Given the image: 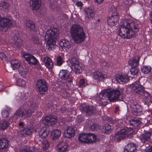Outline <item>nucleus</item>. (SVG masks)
Wrapping results in <instances>:
<instances>
[{"label":"nucleus","mask_w":152,"mask_h":152,"mask_svg":"<svg viewBox=\"0 0 152 152\" xmlns=\"http://www.w3.org/2000/svg\"><path fill=\"white\" fill-rule=\"evenodd\" d=\"M140 28V26L136 23L130 20L125 21L117 32L122 38L131 39L136 36L137 33Z\"/></svg>","instance_id":"nucleus-1"},{"label":"nucleus","mask_w":152,"mask_h":152,"mask_svg":"<svg viewBox=\"0 0 152 152\" xmlns=\"http://www.w3.org/2000/svg\"><path fill=\"white\" fill-rule=\"evenodd\" d=\"M107 99L112 102L122 101L123 100V97L119 90L106 89L100 93L99 97L97 99L99 105L105 106L107 105Z\"/></svg>","instance_id":"nucleus-2"},{"label":"nucleus","mask_w":152,"mask_h":152,"mask_svg":"<svg viewBox=\"0 0 152 152\" xmlns=\"http://www.w3.org/2000/svg\"><path fill=\"white\" fill-rule=\"evenodd\" d=\"M37 105L35 101L33 99L31 100L29 102L26 104L21 106L15 112L13 117L18 118L20 117H26L30 116L32 113L34 112L37 107Z\"/></svg>","instance_id":"nucleus-3"},{"label":"nucleus","mask_w":152,"mask_h":152,"mask_svg":"<svg viewBox=\"0 0 152 152\" xmlns=\"http://www.w3.org/2000/svg\"><path fill=\"white\" fill-rule=\"evenodd\" d=\"M58 32L56 28H50L46 32L45 36V40L48 42L46 47L49 50H52L56 47L55 39L58 38Z\"/></svg>","instance_id":"nucleus-4"},{"label":"nucleus","mask_w":152,"mask_h":152,"mask_svg":"<svg viewBox=\"0 0 152 152\" xmlns=\"http://www.w3.org/2000/svg\"><path fill=\"white\" fill-rule=\"evenodd\" d=\"M70 33L72 39L76 43L82 42L85 38L83 28L78 25H73L71 28Z\"/></svg>","instance_id":"nucleus-5"},{"label":"nucleus","mask_w":152,"mask_h":152,"mask_svg":"<svg viewBox=\"0 0 152 152\" xmlns=\"http://www.w3.org/2000/svg\"><path fill=\"white\" fill-rule=\"evenodd\" d=\"M130 91L132 93L139 96L144 100L151 95L145 91L143 87L138 82L133 83L129 87Z\"/></svg>","instance_id":"nucleus-6"},{"label":"nucleus","mask_w":152,"mask_h":152,"mask_svg":"<svg viewBox=\"0 0 152 152\" xmlns=\"http://www.w3.org/2000/svg\"><path fill=\"white\" fill-rule=\"evenodd\" d=\"M133 130L131 128H126L118 131L115 134L114 140L119 142L124 137H128L132 133Z\"/></svg>","instance_id":"nucleus-7"},{"label":"nucleus","mask_w":152,"mask_h":152,"mask_svg":"<svg viewBox=\"0 0 152 152\" xmlns=\"http://www.w3.org/2000/svg\"><path fill=\"white\" fill-rule=\"evenodd\" d=\"M36 86L37 89L41 94H45L48 91V84L45 80H38Z\"/></svg>","instance_id":"nucleus-8"},{"label":"nucleus","mask_w":152,"mask_h":152,"mask_svg":"<svg viewBox=\"0 0 152 152\" xmlns=\"http://www.w3.org/2000/svg\"><path fill=\"white\" fill-rule=\"evenodd\" d=\"M12 24V22L10 19L0 17V30L6 31Z\"/></svg>","instance_id":"nucleus-9"},{"label":"nucleus","mask_w":152,"mask_h":152,"mask_svg":"<svg viewBox=\"0 0 152 152\" xmlns=\"http://www.w3.org/2000/svg\"><path fill=\"white\" fill-rule=\"evenodd\" d=\"M23 56L28 64L31 65H36L39 62L35 57L30 53H25L23 54Z\"/></svg>","instance_id":"nucleus-10"},{"label":"nucleus","mask_w":152,"mask_h":152,"mask_svg":"<svg viewBox=\"0 0 152 152\" xmlns=\"http://www.w3.org/2000/svg\"><path fill=\"white\" fill-rule=\"evenodd\" d=\"M56 117V116L49 115L47 116L42 119L43 124L48 126H53L55 125L57 121Z\"/></svg>","instance_id":"nucleus-11"},{"label":"nucleus","mask_w":152,"mask_h":152,"mask_svg":"<svg viewBox=\"0 0 152 152\" xmlns=\"http://www.w3.org/2000/svg\"><path fill=\"white\" fill-rule=\"evenodd\" d=\"M59 78L66 80L68 83H71L72 81V77L70 76L69 72L67 70H61L58 75Z\"/></svg>","instance_id":"nucleus-12"},{"label":"nucleus","mask_w":152,"mask_h":152,"mask_svg":"<svg viewBox=\"0 0 152 152\" xmlns=\"http://www.w3.org/2000/svg\"><path fill=\"white\" fill-rule=\"evenodd\" d=\"M151 134V132L145 130L144 133L140 136V140L142 143L145 145L146 147H147L148 145V143L150 140Z\"/></svg>","instance_id":"nucleus-13"},{"label":"nucleus","mask_w":152,"mask_h":152,"mask_svg":"<svg viewBox=\"0 0 152 152\" xmlns=\"http://www.w3.org/2000/svg\"><path fill=\"white\" fill-rule=\"evenodd\" d=\"M69 61L72 66V68H73L76 74L79 73L81 72L82 67L79 65V61L75 58H71Z\"/></svg>","instance_id":"nucleus-14"},{"label":"nucleus","mask_w":152,"mask_h":152,"mask_svg":"<svg viewBox=\"0 0 152 152\" xmlns=\"http://www.w3.org/2000/svg\"><path fill=\"white\" fill-rule=\"evenodd\" d=\"M58 152H67L68 151V144L65 141H61L57 144Z\"/></svg>","instance_id":"nucleus-15"},{"label":"nucleus","mask_w":152,"mask_h":152,"mask_svg":"<svg viewBox=\"0 0 152 152\" xmlns=\"http://www.w3.org/2000/svg\"><path fill=\"white\" fill-rule=\"evenodd\" d=\"M9 144L8 140L2 138L0 139V152H7Z\"/></svg>","instance_id":"nucleus-16"},{"label":"nucleus","mask_w":152,"mask_h":152,"mask_svg":"<svg viewBox=\"0 0 152 152\" xmlns=\"http://www.w3.org/2000/svg\"><path fill=\"white\" fill-rule=\"evenodd\" d=\"M82 110L89 115L95 114L98 112L97 109L93 106H85L83 107Z\"/></svg>","instance_id":"nucleus-17"},{"label":"nucleus","mask_w":152,"mask_h":152,"mask_svg":"<svg viewBox=\"0 0 152 152\" xmlns=\"http://www.w3.org/2000/svg\"><path fill=\"white\" fill-rule=\"evenodd\" d=\"M84 12L86 13V16L89 19H92L94 17L95 13L94 8L90 7L86 8L84 10Z\"/></svg>","instance_id":"nucleus-18"},{"label":"nucleus","mask_w":152,"mask_h":152,"mask_svg":"<svg viewBox=\"0 0 152 152\" xmlns=\"http://www.w3.org/2000/svg\"><path fill=\"white\" fill-rule=\"evenodd\" d=\"M140 58V56H135L129 61V65L132 67H137L139 65Z\"/></svg>","instance_id":"nucleus-19"},{"label":"nucleus","mask_w":152,"mask_h":152,"mask_svg":"<svg viewBox=\"0 0 152 152\" xmlns=\"http://www.w3.org/2000/svg\"><path fill=\"white\" fill-rule=\"evenodd\" d=\"M59 45L64 51L67 50L71 46L70 42L69 41L65 39L61 40L59 43Z\"/></svg>","instance_id":"nucleus-20"},{"label":"nucleus","mask_w":152,"mask_h":152,"mask_svg":"<svg viewBox=\"0 0 152 152\" xmlns=\"http://www.w3.org/2000/svg\"><path fill=\"white\" fill-rule=\"evenodd\" d=\"M75 129L72 127H68L64 132V136L68 138L73 137L75 135Z\"/></svg>","instance_id":"nucleus-21"},{"label":"nucleus","mask_w":152,"mask_h":152,"mask_svg":"<svg viewBox=\"0 0 152 152\" xmlns=\"http://www.w3.org/2000/svg\"><path fill=\"white\" fill-rule=\"evenodd\" d=\"M92 76L94 79L98 82L104 81V77L102 73L97 71L94 72L92 74Z\"/></svg>","instance_id":"nucleus-22"},{"label":"nucleus","mask_w":152,"mask_h":152,"mask_svg":"<svg viewBox=\"0 0 152 152\" xmlns=\"http://www.w3.org/2000/svg\"><path fill=\"white\" fill-rule=\"evenodd\" d=\"M131 112L134 115L139 116L142 113V107L138 104L131 108Z\"/></svg>","instance_id":"nucleus-23"},{"label":"nucleus","mask_w":152,"mask_h":152,"mask_svg":"<svg viewBox=\"0 0 152 152\" xmlns=\"http://www.w3.org/2000/svg\"><path fill=\"white\" fill-rule=\"evenodd\" d=\"M119 19L118 16H110L107 19L108 24L111 26L115 25L118 24Z\"/></svg>","instance_id":"nucleus-24"},{"label":"nucleus","mask_w":152,"mask_h":152,"mask_svg":"<svg viewBox=\"0 0 152 152\" xmlns=\"http://www.w3.org/2000/svg\"><path fill=\"white\" fill-rule=\"evenodd\" d=\"M31 6L33 10H37L40 7L41 4L40 0H30Z\"/></svg>","instance_id":"nucleus-25"},{"label":"nucleus","mask_w":152,"mask_h":152,"mask_svg":"<svg viewBox=\"0 0 152 152\" xmlns=\"http://www.w3.org/2000/svg\"><path fill=\"white\" fill-rule=\"evenodd\" d=\"M137 149L134 144L130 143L126 145L125 147L124 152H134Z\"/></svg>","instance_id":"nucleus-26"},{"label":"nucleus","mask_w":152,"mask_h":152,"mask_svg":"<svg viewBox=\"0 0 152 152\" xmlns=\"http://www.w3.org/2000/svg\"><path fill=\"white\" fill-rule=\"evenodd\" d=\"M116 80L117 82L120 83V82L124 83H127L129 81V78L126 75H120L116 77Z\"/></svg>","instance_id":"nucleus-27"},{"label":"nucleus","mask_w":152,"mask_h":152,"mask_svg":"<svg viewBox=\"0 0 152 152\" xmlns=\"http://www.w3.org/2000/svg\"><path fill=\"white\" fill-rule=\"evenodd\" d=\"M25 26L26 28L30 31H34L35 28V25L34 22L30 20H26Z\"/></svg>","instance_id":"nucleus-28"},{"label":"nucleus","mask_w":152,"mask_h":152,"mask_svg":"<svg viewBox=\"0 0 152 152\" xmlns=\"http://www.w3.org/2000/svg\"><path fill=\"white\" fill-rule=\"evenodd\" d=\"M20 73L23 77H25L28 73V68L25 65L22 66L18 69Z\"/></svg>","instance_id":"nucleus-29"},{"label":"nucleus","mask_w":152,"mask_h":152,"mask_svg":"<svg viewBox=\"0 0 152 152\" xmlns=\"http://www.w3.org/2000/svg\"><path fill=\"white\" fill-rule=\"evenodd\" d=\"M88 133L81 134L78 137V140L80 142L88 143Z\"/></svg>","instance_id":"nucleus-30"},{"label":"nucleus","mask_w":152,"mask_h":152,"mask_svg":"<svg viewBox=\"0 0 152 152\" xmlns=\"http://www.w3.org/2000/svg\"><path fill=\"white\" fill-rule=\"evenodd\" d=\"M43 60L47 67L50 69L53 68V63L50 58L46 56L44 58Z\"/></svg>","instance_id":"nucleus-31"},{"label":"nucleus","mask_w":152,"mask_h":152,"mask_svg":"<svg viewBox=\"0 0 152 152\" xmlns=\"http://www.w3.org/2000/svg\"><path fill=\"white\" fill-rule=\"evenodd\" d=\"M14 47L20 48L23 44V41L20 39L15 37L13 40Z\"/></svg>","instance_id":"nucleus-32"},{"label":"nucleus","mask_w":152,"mask_h":152,"mask_svg":"<svg viewBox=\"0 0 152 152\" xmlns=\"http://www.w3.org/2000/svg\"><path fill=\"white\" fill-rule=\"evenodd\" d=\"M12 67L13 70H15L19 68L20 66V62L17 60H12L11 61Z\"/></svg>","instance_id":"nucleus-33"},{"label":"nucleus","mask_w":152,"mask_h":152,"mask_svg":"<svg viewBox=\"0 0 152 152\" xmlns=\"http://www.w3.org/2000/svg\"><path fill=\"white\" fill-rule=\"evenodd\" d=\"M39 135L42 138L46 137L49 134L48 132L46 129L44 127L41 128L39 132Z\"/></svg>","instance_id":"nucleus-34"},{"label":"nucleus","mask_w":152,"mask_h":152,"mask_svg":"<svg viewBox=\"0 0 152 152\" xmlns=\"http://www.w3.org/2000/svg\"><path fill=\"white\" fill-rule=\"evenodd\" d=\"M88 143H93L95 142L97 139L96 135L93 133H88Z\"/></svg>","instance_id":"nucleus-35"},{"label":"nucleus","mask_w":152,"mask_h":152,"mask_svg":"<svg viewBox=\"0 0 152 152\" xmlns=\"http://www.w3.org/2000/svg\"><path fill=\"white\" fill-rule=\"evenodd\" d=\"M111 130V126L108 124H105L103 126L102 129V132H103L107 134L110 133Z\"/></svg>","instance_id":"nucleus-36"},{"label":"nucleus","mask_w":152,"mask_h":152,"mask_svg":"<svg viewBox=\"0 0 152 152\" xmlns=\"http://www.w3.org/2000/svg\"><path fill=\"white\" fill-rule=\"evenodd\" d=\"M129 124L133 126H138L141 123V121L137 119H131L129 121Z\"/></svg>","instance_id":"nucleus-37"},{"label":"nucleus","mask_w":152,"mask_h":152,"mask_svg":"<svg viewBox=\"0 0 152 152\" xmlns=\"http://www.w3.org/2000/svg\"><path fill=\"white\" fill-rule=\"evenodd\" d=\"M151 67L149 66H143L141 67L142 72L145 74H148L151 72Z\"/></svg>","instance_id":"nucleus-38"},{"label":"nucleus","mask_w":152,"mask_h":152,"mask_svg":"<svg viewBox=\"0 0 152 152\" xmlns=\"http://www.w3.org/2000/svg\"><path fill=\"white\" fill-rule=\"evenodd\" d=\"M10 8L9 4L6 2H0V10L5 11Z\"/></svg>","instance_id":"nucleus-39"},{"label":"nucleus","mask_w":152,"mask_h":152,"mask_svg":"<svg viewBox=\"0 0 152 152\" xmlns=\"http://www.w3.org/2000/svg\"><path fill=\"white\" fill-rule=\"evenodd\" d=\"M136 100L134 98H132L129 100L128 102V105L131 108L137 105H138Z\"/></svg>","instance_id":"nucleus-40"},{"label":"nucleus","mask_w":152,"mask_h":152,"mask_svg":"<svg viewBox=\"0 0 152 152\" xmlns=\"http://www.w3.org/2000/svg\"><path fill=\"white\" fill-rule=\"evenodd\" d=\"M61 134V131L58 129L53 130L52 132V135L53 136L54 139H57L60 137Z\"/></svg>","instance_id":"nucleus-41"},{"label":"nucleus","mask_w":152,"mask_h":152,"mask_svg":"<svg viewBox=\"0 0 152 152\" xmlns=\"http://www.w3.org/2000/svg\"><path fill=\"white\" fill-rule=\"evenodd\" d=\"M9 122L6 121H4L0 123V127L1 129L4 130L7 129L9 125Z\"/></svg>","instance_id":"nucleus-42"},{"label":"nucleus","mask_w":152,"mask_h":152,"mask_svg":"<svg viewBox=\"0 0 152 152\" xmlns=\"http://www.w3.org/2000/svg\"><path fill=\"white\" fill-rule=\"evenodd\" d=\"M16 84L19 86L23 87L25 86L26 83L23 79L20 78L17 80Z\"/></svg>","instance_id":"nucleus-43"},{"label":"nucleus","mask_w":152,"mask_h":152,"mask_svg":"<svg viewBox=\"0 0 152 152\" xmlns=\"http://www.w3.org/2000/svg\"><path fill=\"white\" fill-rule=\"evenodd\" d=\"M90 129L92 131H97L100 129V127L96 123H92L90 126Z\"/></svg>","instance_id":"nucleus-44"},{"label":"nucleus","mask_w":152,"mask_h":152,"mask_svg":"<svg viewBox=\"0 0 152 152\" xmlns=\"http://www.w3.org/2000/svg\"><path fill=\"white\" fill-rule=\"evenodd\" d=\"M18 94L19 96L21 95L20 98L21 102L22 103L24 102L27 103V101H24L25 100H26L28 98V96L27 95H26V94H22L21 93H19Z\"/></svg>","instance_id":"nucleus-45"},{"label":"nucleus","mask_w":152,"mask_h":152,"mask_svg":"<svg viewBox=\"0 0 152 152\" xmlns=\"http://www.w3.org/2000/svg\"><path fill=\"white\" fill-rule=\"evenodd\" d=\"M139 69L137 67H133L130 69V72L131 75H134L138 73Z\"/></svg>","instance_id":"nucleus-46"},{"label":"nucleus","mask_w":152,"mask_h":152,"mask_svg":"<svg viewBox=\"0 0 152 152\" xmlns=\"http://www.w3.org/2000/svg\"><path fill=\"white\" fill-rule=\"evenodd\" d=\"M32 43L37 45H39L41 44V41L37 37H34L32 39Z\"/></svg>","instance_id":"nucleus-47"},{"label":"nucleus","mask_w":152,"mask_h":152,"mask_svg":"<svg viewBox=\"0 0 152 152\" xmlns=\"http://www.w3.org/2000/svg\"><path fill=\"white\" fill-rule=\"evenodd\" d=\"M42 147L44 150H46L49 147V144L47 140L44 141L42 143Z\"/></svg>","instance_id":"nucleus-48"},{"label":"nucleus","mask_w":152,"mask_h":152,"mask_svg":"<svg viewBox=\"0 0 152 152\" xmlns=\"http://www.w3.org/2000/svg\"><path fill=\"white\" fill-rule=\"evenodd\" d=\"M0 58L4 61H8V58L6 56L5 54L3 52H0Z\"/></svg>","instance_id":"nucleus-49"},{"label":"nucleus","mask_w":152,"mask_h":152,"mask_svg":"<svg viewBox=\"0 0 152 152\" xmlns=\"http://www.w3.org/2000/svg\"><path fill=\"white\" fill-rule=\"evenodd\" d=\"M64 62V61L61 56H59L57 57V63L58 66H60Z\"/></svg>","instance_id":"nucleus-50"},{"label":"nucleus","mask_w":152,"mask_h":152,"mask_svg":"<svg viewBox=\"0 0 152 152\" xmlns=\"http://www.w3.org/2000/svg\"><path fill=\"white\" fill-rule=\"evenodd\" d=\"M23 130L25 135H29L31 134V129L29 128H26L23 129Z\"/></svg>","instance_id":"nucleus-51"},{"label":"nucleus","mask_w":152,"mask_h":152,"mask_svg":"<svg viewBox=\"0 0 152 152\" xmlns=\"http://www.w3.org/2000/svg\"><path fill=\"white\" fill-rule=\"evenodd\" d=\"M145 102L148 105L152 103V96L151 95L149 96L148 98L145 99Z\"/></svg>","instance_id":"nucleus-52"},{"label":"nucleus","mask_w":152,"mask_h":152,"mask_svg":"<svg viewBox=\"0 0 152 152\" xmlns=\"http://www.w3.org/2000/svg\"><path fill=\"white\" fill-rule=\"evenodd\" d=\"M9 113L7 110H5L2 112V116L4 118H6L9 116Z\"/></svg>","instance_id":"nucleus-53"},{"label":"nucleus","mask_w":152,"mask_h":152,"mask_svg":"<svg viewBox=\"0 0 152 152\" xmlns=\"http://www.w3.org/2000/svg\"><path fill=\"white\" fill-rule=\"evenodd\" d=\"M145 113L148 116H152V110H151L148 109L145 110Z\"/></svg>","instance_id":"nucleus-54"},{"label":"nucleus","mask_w":152,"mask_h":152,"mask_svg":"<svg viewBox=\"0 0 152 152\" xmlns=\"http://www.w3.org/2000/svg\"><path fill=\"white\" fill-rule=\"evenodd\" d=\"M17 134L18 136L20 137H24L25 136L23 129L20 130L18 132Z\"/></svg>","instance_id":"nucleus-55"},{"label":"nucleus","mask_w":152,"mask_h":152,"mask_svg":"<svg viewBox=\"0 0 152 152\" xmlns=\"http://www.w3.org/2000/svg\"><path fill=\"white\" fill-rule=\"evenodd\" d=\"M85 81L83 79L80 80L79 82V84L80 86H85Z\"/></svg>","instance_id":"nucleus-56"},{"label":"nucleus","mask_w":152,"mask_h":152,"mask_svg":"<svg viewBox=\"0 0 152 152\" xmlns=\"http://www.w3.org/2000/svg\"><path fill=\"white\" fill-rule=\"evenodd\" d=\"M152 124V119H151L149 120H148L146 123L143 126V127L148 126Z\"/></svg>","instance_id":"nucleus-57"},{"label":"nucleus","mask_w":152,"mask_h":152,"mask_svg":"<svg viewBox=\"0 0 152 152\" xmlns=\"http://www.w3.org/2000/svg\"><path fill=\"white\" fill-rule=\"evenodd\" d=\"M77 120L79 122H82L83 121L84 118L80 115H78L77 117Z\"/></svg>","instance_id":"nucleus-58"},{"label":"nucleus","mask_w":152,"mask_h":152,"mask_svg":"<svg viewBox=\"0 0 152 152\" xmlns=\"http://www.w3.org/2000/svg\"><path fill=\"white\" fill-rule=\"evenodd\" d=\"M20 152H33L32 150L28 149H23L21 150Z\"/></svg>","instance_id":"nucleus-59"},{"label":"nucleus","mask_w":152,"mask_h":152,"mask_svg":"<svg viewBox=\"0 0 152 152\" xmlns=\"http://www.w3.org/2000/svg\"><path fill=\"white\" fill-rule=\"evenodd\" d=\"M32 149L34 152H38L39 151V148L36 146V145L33 147Z\"/></svg>","instance_id":"nucleus-60"},{"label":"nucleus","mask_w":152,"mask_h":152,"mask_svg":"<svg viewBox=\"0 0 152 152\" xmlns=\"http://www.w3.org/2000/svg\"><path fill=\"white\" fill-rule=\"evenodd\" d=\"M66 110V108L65 107H63L61 108L59 110L60 111L61 113H64Z\"/></svg>","instance_id":"nucleus-61"},{"label":"nucleus","mask_w":152,"mask_h":152,"mask_svg":"<svg viewBox=\"0 0 152 152\" xmlns=\"http://www.w3.org/2000/svg\"><path fill=\"white\" fill-rule=\"evenodd\" d=\"M95 2L98 4H100L102 3L104 0H94Z\"/></svg>","instance_id":"nucleus-62"},{"label":"nucleus","mask_w":152,"mask_h":152,"mask_svg":"<svg viewBox=\"0 0 152 152\" xmlns=\"http://www.w3.org/2000/svg\"><path fill=\"white\" fill-rule=\"evenodd\" d=\"M76 4L78 7H81L83 5V3L81 1H78L76 3Z\"/></svg>","instance_id":"nucleus-63"},{"label":"nucleus","mask_w":152,"mask_h":152,"mask_svg":"<svg viewBox=\"0 0 152 152\" xmlns=\"http://www.w3.org/2000/svg\"><path fill=\"white\" fill-rule=\"evenodd\" d=\"M149 19L151 23L152 24V11L150 13V16L149 17Z\"/></svg>","instance_id":"nucleus-64"}]
</instances>
